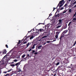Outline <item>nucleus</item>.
<instances>
[{"label": "nucleus", "mask_w": 76, "mask_h": 76, "mask_svg": "<svg viewBox=\"0 0 76 76\" xmlns=\"http://www.w3.org/2000/svg\"><path fill=\"white\" fill-rule=\"evenodd\" d=\"M32 52H33V53H35V50H33Z\"/></svg>", "instance_id": "33"}, {"label": "nucleus", "mask_w": 76, "mask_h": 76, "mask_svg": "<svg viewBox=\"0 0 76 76\" xmlns=\"http://www.w3.org/2000/svg\"><path fill=\"white\" fill-rule=\"evenodd\" d=\"M10 66H11L12 67H13L14 66H15V64H11L10 65Z\"/></svg>", "instance_id": "13"}, {"label": "nucleus", "mask_w": 76, "mask_h": 76, "mask_svg": "<svg viewBox=\"0 0 76 76\" xmlns=\"http://www.w3.org/2000/svg\"><path fill=\"white\" fill-rule=\"evenodd\" d=\"M55 16L58 18V17L60 16V15H59V14H58V15H55Z\"/></svg>", "instance_id": "16"}, {"label": "nucleus", "mask_w": 76, "mask_h": 76, "mask_svg": "<svg viewBox=\"0 0 76 76\" xmlns=\"http://www.w3.org/2000/svg\"><path fill=\"white\" fill-rule=\"evenodd\" d=\"M61 21H62L61 20H59V23L58 24V25L59 24H60V23H61Z\"/></svg>", "instance_id": "5"}, {"label": "nucleus", "mask_w": 76, "mask_h": 76, "mask_svg": "<svg viewBox=\"0 0 76 76\" xmlns=\"http://www.w3.org/2000/svg\"><path fill=\"white\" fill-rule=\"evenodd\" d=\"M56 13H57V12H56L55 15H56Z\"/></svg>", "instance_id": "51"}, {"label": "nucleus", "mask_w": 76, "mask_h": 76, "mask_svg": "<svg viewBox=\"0 0 76 76\" xmlns=\"http://www.w3.org/2000/svg\"><path fill=\"white\" fill-rule=\"evenodd\" d=\"M31 49H30V50H28V51H31Z\"/></svg>", "instance_id": "43"}, {"label": "nucleus", "mask_w": 76, "mask_h": 76, "mask_svg": "<svg viewBox=\"0 0 76 76\" xmlns=\"http://www.w3.org/2000/svg\"><path fill=\"white\" fill-rule=\"evenodd\" d=\"M64 9V7H62L61 8V10H63V9Z\"/></svg>", "instance_id": "34"}, {"label": "nucleus", "mask_w": 76, "mask_h": 76, "mask_svg": "<svg viewBox=\"0 0 76 76\" xmlns=\"http://www.w3.org/2000/svg\"><path fill=\"white\" fill-rule=\"evenodd\" d=\"M41 48H42V45H40L38 47V48L39 50V49H41Z\"/></svg>", "instance_id": "9"}, {"label": "nucleus", "mask_w": 76, "mask_h": 76, "mask_svg": "<svg viewBox=\"0 0 76 76\" xmlns=\"http://www.w3.org/2000/svg\"><path fill=\"white\" fill-rule=\"evenodd\" d=\"M47 36H44V37H43L42 38V39H45V38H47Z\"/></svg>", "instance_id": "8"}, {"label": "nucleus", "mask_w": 76, "mask_h": 76, "mask_svg": "<svg viewBox=\"0 0 76 76\" xmlns=\"http://www.w3.org/2000/svg\"><path fill=\"white\" fill-rule=\"evenodd\" d=\"M61 26L60 25L58 26L57 27H56V28H60Z\"/></svg>", "instance_id": "17"}, {"label": "nucleus", "mask_w": 76, "mask_h": 76, "mask_svg": "<svg viewBox=\"0 0 76 76\" xmlns=\"http://www.w3.org/2000/svg\"><path fill=\"white\" fill-rule=\"evenodd\" d=\"M68 1V2H70V1H71V0H67Z\"/></svg>", "instance_id": "37"}, {"label": "nucleus", "mask_w": 76, "mask_h": 76, "mask_svg": "<svg viewBox=\"0 0 76 76\" xmlns=\"http://www.w3.org/2000/svg\"><path fill=\"white\" fill-rule=\"evenodd\" d=\"M56 74H55V75H54V76H56Z\"/></svg>", "instance_id": "50"}, {"label": "nucleus", "mask_w": 76, "mask_h": 76, "mask_svg": "<svg viewBox=\"0 0 76 76\" xmlns=\"http://www.w3.org/2000/svg\"><path fill=\"white\" fill-rule=\"evenodd\" d=\"M22 72V71H21V69H19V71H18V72Z\"/></svg>", "instance_id": "25"}, {"label": "nucleus", "mask_w": 76, "mask_h": 76, "mask_svg": "<svg viewBox=\"0 0 76 76\" xmlns=\"http://www.w3.org/2000/svg\"><path fill=\"white\" fill-rule=\"evenodd\" d=\"M49 18V17H48V18Z\"/></svg>", "instance_id": "58"}, {"label": "nucleus", "mask_w": 76, "mask_h": 76, "mask_svg": "<svg viewBox=\"0 0 76 76\" xmlns=\"http://www.w3.org/2000/svg\"><path fill=\"white\" fill-rule=\"evenodd\" d=\"M51 15H52V14H50V15H49V17H50V16H51Z\"/></svg>", "instance_id": "42"}, {"label": "nucleus", "mask_w": 76, "mask_h": 76, "mask_svg": "<svg viewBox=\"0 0 76 76\" xmlns=\"http://www.w3.org/2000/svg\"><path fill=\"white\" fill-rule=\"evenodd\" d=\"M26 42H25L23 43V44H26Z\"/></svg>", "instance_id": "41"}, {"label": "nucleus", "mask_w": 76, "mask_h": 76, "mask_svg": "<svg viewBox=\"0 0 76 76\" xmlns=\"http://www.w3.org/2000/svg\"><path fill=\"white\" fill-rule=\"evenodd\" d=\"M24 39H23V40Z\"/></svg>", "instance_id": "57"}, {"label": "nucleus", "mask_w": 76, "mask_h": 76, "mask_svg": "<svg viewBox=\"0 0 76 76\" xmlns=\"http://www.w3.org/2000/svg\"><path fill=\"white\" fill-rule=\"evenodd\" d=\"M37 45L36 44H34L33 45V46L32 47V49H34L35 48V46Z\"/></svg>", "instance_id": "6"}, {"label": "nucleus", "mask_w": 76, "mask_h": 76, "mask_svg": "<svg viewBox=\"0 0 76 76\" xmlns=\"http://www.w3.org/2000/svg\"><path fill=\"white\" fill-rule=\"evenodd\" d=\"M30 36V40H31V39H33V38H34V36Z\"/></svg>", "instance_id": "4"}, {"label": "nucleus", "mask_w": 76, "mask_h": 76, "mask_svg": "<svg viewBox=\"0 0 76 76\" xmlns=\"http://www.w3.org/2000/svg\"><path fill=\"white\" fill-rule=\"evenodd\" d=\"M13 61H14V62H17V61H18V60L17 59H15Z\"/></svg>", "instance_id": "18"}, {"label": "nucleus", "mask_w": 76, "mask_h": 76, "mask_svg": "<svg viewBox=\"0 0 76 76\" xmlns=\"http://www.w3.org/2000/svg\"><path fill=\"white\" fill-rule=\"evenodd\" d=\"M71 23H72V22H70L69 23L68 25L69 26H70V24H71Z\"/></svg>", "instance_id": "21"}, {"label": "nucleus", "mask_w": 76, "mask_h": 76, "mask_svg": "<svg viewBox=\"0 0 76 76\" xmlns=\"http://www.w3.org/2000/svg\"><path fill=\"white\" fill-rule=\"evenodd\" d=\"M4 73H7V72H4Z\"/></svg>", "instance_id": "40"}, {"label": "nucleus", "mask_w": 76, "mask_h": 76, "mask_svg": "<svg viewBox=\"0 0 76 76\" xmlns=\"http://www.w3.org/2000/svg\"><path fill=\"white\" fill-rule=\"evenodd\" d=\"M12 63H14V62H12Z\"/></svg>", "instance_id": "55"}, {"label": "nucleus", "mask_w": 76, "mask_h": 76, "mask_svg": "<svg viewBox=\"0 0 76 76\" xmlns=\"http://www.w3.org/2000/svg\"><path fill=\"white\" fill-rule=\"evenodd\" d=\"M53 11H54V10H55V9H56V8H53Z\"/></svg>", "instance_id": "45"}, {"label": "nucleus", "mask_w": 76, "mask_h": 76, "mask_svg": "<svg viewBox=\"0 0 76 76\" xmlns=\"http://www.w3.org/2000/svg\"><path fill=\"white\" fill-rule=\"evenodd\" d=\"M71 66H72V64H71Z\"/></svg>", "instance_id": "56"}, {"label": "nucleus", "mask_w": 76, "mask_h": 76, "mask_svg": "<svg viewBox=\"0 0 76 76\" xmlns=\"http://www.w3.org/2000/svg\"><path fill=\"white\" fill-rule=\"evenodd\" d=\"M20 64V63L18 62L15 65V66H17V65H19Z\"/></svg>", "instance_id": "12"}, {"label": "nucleus", "mask_w": 76, "mask_h": 76, "mask_svg": "<svg viewBox=\"0 0 76 76\" xmlns=\"http://www.w3.org/2000/svg\"><path fill=\"white\" fill-rule=\"evenodd\" d=\"M27 56H29V54H28V55H27Z\"/></svg>", "instance_id": "49"}, {"label": "nucleus", "mask_w": 76, "mask_h": 76, "mask_svg": "<svg viewBox=\"0 0 76 76\" xmlns=\"http://www.w3.org/2000/svg\"><path fill=\"white\" fill-rule=\"evenodd\" d=\"M40 24H41V23H39L38 25H40Z\"/></svg>", "instance_id": "48"}, {"label": "nucleus", "mask_w": 76, "mask_h": 76, "mask_svg": "<svg viewBox=\"0 0 76 76\" xmlns=\"http://www.w3.org/2000/svg\"><path fill=\"white\" fill-rule=\"evenodd\" d=\"M75 7H76V5H75Z\"/></svg>", "instance_id": "53"}, {"label": "nucleus", "mask_w": 76, "mask_h": 76, "mask_svg": "<svg viewBox=\"0 0 76 76\" xmlns=\"http://www.w3.org/2000/svg\"><path fill=\"white\" fill-rule=\"evenodd\" d=\"M27 34L26 35V37H24V38H26L24 39V40H26V39H28V38H29V37H30V36L29 35L28 36L26 37V36H27Z\"/></svg>", "instance_id": "2"}, {"label": "nucleus", "mask_w": 76, "mask_h": 76, "mask_svg": "<svg viewBox=\"0 0 76 76\" xmlns=\"http://www.w3.org/2000/svg\"><path fill=\"white\" fill-rule=\"evenodd\" d=\"M76 3V1H75L74 3H73V5H74V4H75Z\"/></svg>", "instance_id": "30"}, {"label": "nucleus", "mask_w": 76, "mask_h": 76, "mask_svg": "<svg viewBox=\"0 0 76 76\" xmlns=\"http://www.w3.org/2000/svg\"><path fill=\"white\" fill-rule=\"evenodd\" d=\"M66 13V11H64L63 12V13Z\"/></svg>", "instance_id": "36"}, {"label": "nucleus", "mask_w": 76, "mask_h": 76, "mask_svg": "<svg viewBox=\"0 0 76 76\" xmlns=\"http://www.w3.org/2000/svg\"><path fill=\"white\" fill-rule=\"evenodd\" d=\"M20 41H21L20 40H19V42H18V44H20Z\"/></svg>", "instance_id": "32"}, {"label": "nucleus", "mask_w": 76, "mask_h": 76, "mask_svg": "<svg viewBox=\"0 0 76 76\" xmlns=\"http://www.w3.org/2000/svg\"><path fill=\"white\" fill-rule=\"evenodd\" d=\"M6 56H5L3 57V58H5V57H6Z\"/></svg>", "instance_id": "46"}, {"label": "nucleus", "mask_w": 76, "mask_h": 76, "mask_svg": "<svg viewBox=\"0 0 76 76\" xmlns=\"http://www.w3.org/2000/svg\"><path fill=\"white\" fill-rule=\"evenodd\" d=\"M64 1V0H62L61 1H60L59 2V3L58 4L56 9H58V7L59 6V5H60H60L59 6V8L60 7H61V6H62L63 5V4H63V2Z\"/></svg>", "instance_id": "1"}, {"label": "nucleus", "mask_w": 76, "mask_h": 76, "mask_svg": "<svg viewBox=\"0 0 76 76\" xmlns=\"http://www.w3.org/2000/svg\"><path fill=\"white\" fill-rule=\"evenodd\" d=\"M12 69H10L9 70H8L7 71V72H10V71H12Z\"/></svg>", "instance_id": "15"}, {"label": "nucleus", "mask_w": 76, "mask_h": 76, "mask_svg": "<svg viewBox=\"0 0 76 76\" xmlns=\"http://www.w3.org/2000/svg\"><path fill=\"white\" fill-rule=\"evenodd\" d=\"M67 31L65 30L63 32V33H64V34H66V33H67Z\"/></svg>", "instance_id": "11"}, {"label": "nucleus", "mask_w": 76, "mask_h": 76, "mask_svg": "<svg viewBox=\"0 0 76 76\" xmlns=\"http://www.w3.org/2000/svg\"><path fill=\"white\" fill-rule=\"evenodd\" d=\"M47 43H44V45L45 44H46Z\"/></svg>", "instance_id": "52"}, {"label": "nucleus", "mask_w": 76, "mask_h": 76, "mask_svg": "<svg viewBox=\"0 0 76 76\" xmlns=\"http://www.w3.org/2000/svg\"><path fill=\"white\" fill-rule=\"evenodd\" d=\"M34 31V29H33L31 30L30 31H28V33H29V32H31V31Z\"/></svg>", "instance_id": "14"}, {"label": "nucleus", "mask_w": 76, "mask_h": 76, "mask_svg": "<svg viewBox=\"0 0 76 76\" xmlns=\"http://www.w3.org/2000/svg\"><path fill=\"white\" fill-rule=\"evenodd\" d=\"M9 74H7L6 75H5V76H8L9 75Z\"/></svg>", "instance_id": "31"}, {"label": "nucleus", "mask_w": 76, "mask_h": 76, "mask_svg": "<svg viewBox=\"0 0 76 76\" xmlns=\"http://www.w3.org/2000/svg\"><path fill=\"white\" fill-rule=\"evenodd\" d=\"M38 41H41V39L38 40Z\"/></svg>", "instance_id": "44"}, {"label": "nucleus", "mask_w": 76, "mask_h": 76, "mask_svg": "<svg viewBox=\"0 0 76 76\" xmlns=\"http://www.w3.org/2000/svg\"><path fill=\"white\" fill-rule=\"evenodd\" d=\"M39 31L40 32H43L44 30L43 29H39Z\"/></svg>", "instance_id": "10"}, {"label": "nucleus", "mask_w": 76, "mask_h": 76, "mask_svg": "<svg viewBox=\"0 0 76 76\" xmlns=\"http://www.w3.org/2000/svg\"><path fill=\"white\" fill-rule=\"evenodd\" d=\"M7 52V51H6V50L5 49L3 51V54H6V52Z\"/></svg>", "instance_id": "3"}, {"label": "nucleus", "mask_w": 76, "mask_h": 76, "mask_svg": "<svg viewBox=\"0 0 76 76\" xmlns=\"http://www.w3.org/2000/svg\"><path fill=\"white\" fill-rule=\"evenodd\" d=\"M67 6V4H65L64 5V7H66V6Z\"/></svg>", "instance_id": "27"}, {"label": "nucleus", "mask_w": 76, "mask_h": 76, "mask_svg": "<svg viewBox=\"0 0 76 76\" xmlns=\"http://www.w3.org/2000/svg\"><path fill=\"white\" fill-rule=\"evenodd\" d=\"M39 37H37V38H38Z\"/></svg>", "instance_id": "54"}, {"label": "nucleus", "mask_w": 76, "mask_h": 76, "mask_svg": "<svg viewBox=\"0 0 76 76\" xmlns=\"http://www.w3.org/2000/svg\"><path fill=\"white\" fill-rule=\"evenodd\" d=\"M38 54V53H37V52H36V53H34V54Z\"/></svg>", "instance_id": "39"}, {"label": "nucleus", "mask_w": 76, "mask_h": 76, "mask_svg": "<svg viewBox=\"0 0 76 76\" xmlns=\"http://www.w3.org/2000/svg\"><path fill=\"white\" fill-rule=\"evenodd\" d=\"M76 12L75 14H74V17H75V16H76Z\"/></svg>", "instance_id": "38"}, {"label": "nucleus", "mask_w": 76, "mask_h": 76, "mask_svg": "<svg viewBox=\"0 0 76 76\" xmlns=\"http://www.w3.org/2000/svg\"><path fill=\"white\" fill-rule=\"evenodd\" d=\"M25 55H23L22 56V58H24V57H25Z\"/></svg>", "instance_id": "22"}, {"label": "nucleus", "mask_w": 76, "mask_h": 76, "mask_svg": "<svg viewBox=\"0 0 76 76\" xmlns=\"http://www.w3.org/2000/svg\"><path fill=\"white\" fill-rule=\"evenodd\" d=\"M13 49H12V50H11L9 52V53H8V54L9 53H11V52H12V50H13Z\"/></svg>", "instance_id": "29"}, {"label": "nucleus", "mask_w": 76, "mask_h": 76, "mask_svg": "<svg viewBox=\"0 0 76 76\" xmlns=\"http://www.w3.org/2000/svg\"><path fill=\"white\" fill-rule=\"evenodd\" d=\"M54 41H56V40H53V41H52V42H54Z\"/></svg>", "instance_id": "47"}, {"label": "nucleus", "mask_w": 76, "mask_h": 76, "mask_svg": "<svg viewBox=\"0 0 76 76\" xmlns=\"http://www.w3.org/2000/svg\"><path fill=\"white\" fill-rule=\"evenodd\" d=\"M6 47H7V48H8V46H7V45H6Z\"/></svg>", "instance_id": "35"}, {"label": "nucleus", "mask_w": 76, "mask_h": 76, "mask_svg": "<svg viewBox=\"0 0 76 76\" xmlns=\"http://www.w3.org/2000/svg\"><path fill=\"white\" fill-rule=\"evenodd\" d=\"M55 38H56V39H57V38H58V35H56L55 36Z\"/></svg>", "instance_id": "19"}, {"label": "nucleus", "mask_w": 76, "mask_h": 76, "mask_svg": "<svg viewBox=\"0 0 76 76\" xmlns=\"http://www.w3.org/2000/svg\"><path fill=\"white\" fill-rule=\"evenodd\" d=\"M31 42L29 43L28 42V43L27 44V47H28V46H29V45H31Z\"/></svg>", "instance_id": "7"}, {"label": "nucleus", "mask_w": 76, "mask_h": 76, "mask_svg": "<svg viewBox=\"0 0 76 76\" xmlns=\"http://www.w3.org/2000/svg\"><path fill=\"white\" fill-rule=\"evenodd\" d=\"M66 28H67V26H65L64 27V29H66Z\"/></svg>", "instance_id": "24"}, {"label": "nucleus", "mask_w": 76, "mask_h": 76, "mask_svg": "<svg viewBox=\"0 0 76 76\" xmlns=\"http://www.w3.org/2000/svg\"><path fill=\"white\" fill-rule=\"evenodd\" d=\"M69 13H71V12H72V10L71 9H70L69 10Z\"/></svg>", "instance_id": "20"}, {"label": "nucleus", "mask_w": 76, "mask_h": 76, "mask_svg": "<svg viewBox=\"0 0 76 76\" xmlns=\"http://www.w3.org/2000/svg\"><path fill=\"white\" fill-rule=\"evenodd\" d=\"M76 20V18H74L73 19L72 21H73V20Z\"/></svg>", "instance_id": "26"}, {"label": "nucleus", "mask_w": 76, "mask_h": 76, "mask_svg": "<svg viewBox=\"0 0 76 76\" xmlns=\"http://www.w3.org/2000/svg\"><path fill=\"white\" fill-rule=\"evenodd\" d=\"M60 64V62H58L56 64V66H58V65L59 64Z\"/></svg>", "instance_id": "23"}, {"label": "nucleus", "mask_w": 76, "mask_h": 76, "mask_svg": "<svg viewBox=\"0 0 76 76\" xmlns=\"http://www.w3.org/2000/svg\"><path fill=\"white\" fill-rule=\"evenodd\" d=\"M50 42L51 41H47L46 42H47V43H49V42Z\"/></svg>", "instance_id": "28"}]
</instances>
